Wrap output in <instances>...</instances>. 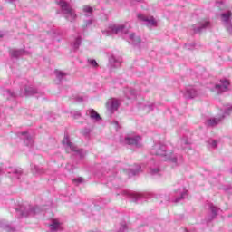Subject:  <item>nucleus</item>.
Instances as JSON below:
<instances>
[{"instance_id":"f257e3e1","label":"nucleus","mask_w":232,"mask_h":232,"mask_svg":"<svg viewBox=\"0 0 232 232\" xmlns=\"http://www.w3.org/2000/svg\"><path fill=\"white\" fill-rule=\"evenodd\" d=\"M151 155H157L158 157H162L163 160H169L172 164H179V158L176 154L172 152H168V148L162 143H156L150 150Z\"/></svg>"},{"instance_id":"f03ea898","label":"nucleus","mask_w":232,"mask_h":232,"mask_svg":"<svg viewBox=\"0 0 232 232\" xmlns=\"http://www.w3.org/2000/svg\"><path fill=\"white\" fill-rule=\"evenodd\" d=\"M18 217H34L43 211V209L36 206L32 207V205H22L19 208L15 209Z\"/></svg>"},{"instance_id":"7ed1b4c3","label":"nucleus","mask_w":232,"mask_h":232,"mask_svg":"<svg viewBox=\"0 0 232 232\" xmlns=\"http://www.w3.org/2000/svg\"><path fill=\"white\" fill-rule=\"evenodd\" d=\"M58 5L67 21L73 23V21L77 19V14L75 10L70 6V4L66 3L64 0H60Z\"/></svg>"},{"instance_id":"20e7f679","label":"nucleus","mask_w":232,"mask_h":232,"mask_svg":"<svg viewBox=\"0 0 232 232\" xmlns=\"http://www.w3.org/2000/svg\"><path fill=\"white\" fill-rule=\"evenodd\" d=\"M104 34L106 35H111L113 34H121V35H125V38L128 37L130 34V31L128 28H126V25L124 24H111L109 25L108 31H105Z\"/></svg>"},{"instance_id":"39448f33","label":"nucleus","mask_w":232,"mask_h":232,"mask_svg":"<svg viewBox=\"0 0 232 232\" xmlns=\"http://www.w3.org/2000/svg\"><path fill=\"white\" fill-rule=\"evenodd\" d=\"M62 142L65 147L67 153H72V151H74V153H77L78 155H80L81 159H82V157L86 155L83 150L77 149V147L70 141V139H68V136H66Z\"/></svg>"},{"instance_id":"423d86ee","label":"nucleus","mask_w":232,"mask_h":232,"mask_svg":"<svg viewBox=\"0 0 232 232\" xmlns=\"http://www.w3.org/2000/svg\"><path fill=\"white\" fill-rule=\"evenodd\" d=\"M125 144L134 146L135 148H142V138L139 135H127L124 140Z\"/></svg>"},{"instance_id":"0eeeda50","label":"nucleus","mask_w":232,"mask_h":232,"mask_svg":"<svg viewBox=\"0 0 232 232\" xmlns=\"http://www.w3.org/2000/svg\"><path fill=\"white\" fill-rule=\"evenodd\" d=\"M231 15V11H227L221 14V21L229 34H232Z\"/></svg>"},{"instance_id":"6e6552de","label":"nucleus","mask_w":232,"mask_h":232,"mask_svg":"<svg viewBox=\"0 0 232 232\" xmlns=\"http://www.w3.org/2000/svg\"><path fill=\"white\" fill-rule=\"evenodd\" d=\"M137 17L140 21H142V23H144V24H146V26H148L149 28L157 26V20H155L153 16L148 17L144 16V14H138Z\"/></svg>"},{"instance_id":"1a4fd4ad","label":"nucleus","mask_w":232,"mask_h":232,"mask_svg":"<svg viewBox=\"0 0 232 232\" xmlns=\"http://www.w3.org/2000/svg\"><path fill=\"white\" fill-rule=\"evenodd\" d=\"M119 106H121V102L115 98L109 99L106 102V108L110 113L117 111V110H119Z\"/></svg>"},{"instance_id":"9d476101","label":"nucleus","mask_w":232,"mask_h":232,"mask_svg":"<svg viewBox=\"0 0 232 232\" xmlns=\"http://www.w3.org/2000/svg\"><path fill=\"white\" fill-rule=\"evenodd\" d=\"M229 81L220 80L219 83L215 85L214 92H217V93H224V92H227V90H229Z\"/></svg>"},{"instance_id":"9b49d317","label":"nucleus","mask_w":232,"mask_h":232,"mask_svg":"<svg viewBox=\"0 0 232 232\" xmlns=\"http://www.w3.org/2000/svg\"><path fill=\"white\" fill-rule=\"evenodd\" d=\"M37 93V89L32 87L31 85H24V91L21 90L20 93L18 94L20 97H30V95H35Z\"/></svg>"},{"instance_id":"f8f14e48","label":"nucleus","mask_w":232,"mask_h":232,"mask_svg":"<svg viewBox=\"0 0 232 232\" xmlns=\"http://www.w3.org/2000/svg\"><path fill=\"white\" fill-rule=\"evenodd\" d=\"M175 195H176V198L174 200V202H180L182 199L186 198V197H188V190H186V188L184 187H180L179 188H177L174 191Z\"/></svg>"},{"instance_id":"ddd939ff","label":"nucleus","mask_w":232,"mask_h":232,"mask_svg":"<svg viewBox=\"0 0 232 232\" xmlns=\"http://www.w3.org/2000/svg\"><path fill=\"white\" fill-rule=\"evenodd\" d=\"M206 28H209V21H201L198 24L192 26L194 34H200Z\"/></svg>"},{"instance_id":"4468645a","label":"nucleus","mask_w":232,"mask_h":232,"mask_svg":"<svg viewBox=\"0 0 232 232\" xmlns=\"http://www.w3.org/2000/svg\"><path fill=\"white\" fill-rule=\"evenodd\" d=\"M7 173L9 174V177H11V179H16L17 180H19V179H21V176L23 175V169L10 167L7 169Z\"/></svg>"},{"instance_id":"2eb2a0df","label":"nucleus","mask_w":232,"mask_h":232,"mask_svg":"<svg viewBox=\"0 0 232 232\" xmlns=\"http://www.w3.org/2000/svg\"><path fill=\"white\" fill-rule=\"evenodd\" d=\"M130 198H131L132 202H139V200H142L144 198H150V194L148 193H130L129 194Z\"/></svg>"},{"instance_id":"dca6fc26","label":"nucleus","mask_w":232,"mask_h":232,"mask_svg":"<svg viewBox=\"0 0 232 232\" xmlns=\"http://www.w3.org/2000/svg\"><path fill=\"white\" fill-rule=\"evenodd\" d=\"M21 135L24 140V144L29 148H32L34 146V138H32V136L26 131L21 132Z\"/></svg>"},{"instance_id":"f3484780","label":"nucleus","mask_w":232,"mask_h":232,"mask_svg":"<svg viewBox=\"0 0 232 232\" xmlns=\"http://www.w3.org/2000/svg\"><path fill=\"white\" fill-rule=\"evenodd\" d=\"M126 39H128V42L132 44L134 46H140V37L136 36L135 33L129 34Z\"/></svg>"},{"instance_id":"a211bd4d","label":"nucleus","mask_w":232,"mask_h":232,"mask_svg":"<svg viewBox=\"0 0 232 232\" xmlns=\"http://www.w3.org/2000/svg\"><path fill=\"white\" fill-rule=\"evenodd\" d=\"M49 227L51 232L63 231V225L57 219H53Z\"/></svg>"},{"instance_id":"6ab92c4d","label":"nucleus","mask_w":232,"mask_h":232,"mask_svg":"<svg viewBox=\"0 0 232 232\" xmlns=\"http://www.w3.org/2000/svg\"><path fill=\"white\" fill-rule=\"evenodd\" d=\"M198 95V92L194 87H188L185 92V97L187 99H195Z\"/></svg>"},{"instance_id":"aec40b11","label":"nucleus","mask_w":232,"mask_h":232,"mask_svg":"<svg viewBox=\"0 0 232 232\" xmlns=\"http://www.w3.org/2000/svg\"><path fill=\"white\" fill-rule=\"evenodd\" d=\"M150 175H159L160 173V169H159V165L154 160L150 161Z\"/></svg>"},{"instance_id":"412c9836","label":"nucleus","mask_w":232,"mask_h":232,"mask_svg":"<svg viewBox=\"0 0 232 232\" xmlns=\"http://www.w3.org/2000/svg\"><path fill=\"white\" fill-rule=\"evenodd\" d=\"M12 57H21V55H24V53H28V52L24 51V49H11L9 52Z\"/></svg>"},{"instance_id":"4be33fe9","label":"nucleus","mask_w":232,"mask_h":232,"mask_svg":"<svg viewBox=\"0 0 232 232\" xmlns=\"http://www.w3.org/2000/svg\"><path fill=\"white\" fill-rule=\"evenodd\" d=\"M0 227L6 232H14L15 228L8 224L6 220H0Z\"/></svg>"},{"instance_id":"5701e85b","label":"nucleus","mask_w":232,"mask_h":232,"mask_svg":"<svg viewBox=\"0 0 232 232\" xmlns=\"http://www.w3.org/2000/svg\"><path fill=\"white\" fill-rule=\"evenodd\" d=\"M124 94L127 99H135V95H137V92L133 89L126 88L124 90Z\"/></svg>"},{"instance_id":"b1692460","label":"nucleus","mask_w":232,"mask_h":232,"mask_svg":"<svg viewBox=\"0 0 232 232\" xmlns=\"http://www.w3.org/2000/svg\"><path fill=\"white\" fill-rule=\"evenodd\" d=\"M3 96L5 97L7 101H10V99H15V97H17V94L10 90H5L3 91Z\"/></svg>"},{"instance_id":"393cba45","label":"nucleus","mask_w":232,"mask_h":232,"mask_svg":"<svg viewBox=\"0 0 232 232\" xmlns=\"http://www.w3.org/2000/svg\"><path fill=\"white\" fill-rule=\"evenodd\" d=\"M82 10L86 17H92V15H93V7L83 5Z\"/></svg>"},{"instance_id":"a878e982","label":"nucleus","mask_w":232,"mask_h":232,"mask_svg":"<svg viewBox=\"0 0 232 232\" xmlns=\"http://www.w3.org/2000/svg\"><path fill=\"white\" fill-rule=\"evenodd\" d=\"M109 63H110L111 66H112L113 68H117V66H119V64H121V62L119 60H117L115 55H111L109 57Z\"/></svg>"},{"instance_id":"bb28decb","label":"nucleus","mask_w":232,"mask_h":232,"mask_svg":"<svg viewBox=\"0 0 232 232\" xmlns=\"http://www.w3.org/2000/svg\"><path fill=\"white\" fill-rule=\"evenodd\" d=\"M90 118L93 121H101V115L95 111V110L92 109L89 111Z\"/></svg>"},{"instance_id":"cd10ccee","label":"nucleus","mask_w":232,"mask_h":232,"mask_svg":"<svg viewBox=\"0 0 232 232\" xmlns=\"http://www.w3.org/2000/svg\"><path fill=\"white\" fill-rule=\"evenodd\" d=\"M222 121V118H214L207 121L208 126H217L218 122Z\"/></svg>"},{"instance_id":"c85d7f7f","label":"nucleus","mask_w":232,"mask_h":232,"mask_svg":"<svg viewBox=\"0 0 232 232\" xmlns=\"http://www.w3.org/2000/svg\"><path fill=\"white\" fill-rule=\"evenodd\" d=\"M32 173L34 175H43V173H44V169H43V168L37 167V166H34L32 168Z\"/></svg>"},{"instance_id":"c756f323","label":"nucleus","mask_w":232,"mask_h":232,"mask_svg":"<svg viewBox=\"0 0 232 232\" xmlns=\"http://www.w3.org/2000/svg\"><path fill=\"white\" fill-rule=\"evenodd\" d=\"M81 43H82V39L81 37H76L73 43V48L75 50H79V47L81 46Z\"/></svg>"},{"instance_id":"7c9ffc66","label":"nucleus","mask_w":232,"mask_h":232,"mask_svg":"<svg viewBox=\"0 0 232 232\" xmlns=\"http://www.w3.org/2000/svg\"><path fill=\"white\" fill-rule=\"evenodd\" d=\"M54 73H55L57 79L60 81H63V77H64L66 75V73H64L61 71H57V70L54 72Z\"/></svg>"},{"instance_id":"2f4dec72","label":"nucleus","mask_w":232,"mask_h":232,"mask_svg":"<svg viewBox=\"0 0 232 232\" xmlns=\"http://www.w3.org/2000/svg\"><path fill=\"white\" fill-rule=\"evenodd\" d=\"M210 210H211V213H212L213 217H217L218 215V208L211 205L210 206Z\"/></svg>"},{"instance_id":"473e14b6","label":"nucleus","mask_w":232,"mask_h":232,"mask_svg":"<svg viewBox=\"0 0 232 232\" xmlns=\"http://www.w3.org/2000/svg\"><path fill=\"white\" fill-rule=\"evenodd\" d=\"M88 63H89V64H91V66L92 68H97V66H99V63H97V61H95L93 59H89Z\"/></svg>"},{"instance_id":"72a5a7b5","label":"nucleus","mask_w":232,"mask_h":232,"mask_svg":"<svg viewBox=\"0 0 232 232\" xmlns=\"http://www.w3.org/2000/svg\"><path fill=\"white\" fill-rule=\"evenodd\" d=\"M208 144H209L210 148H217V146H218V141H217L215 140H210L208 141Z\"/></svg>"},{"instance_id":"f704fd0d","label":"nucleus","mask_w":232,"mask_h":232,"mask_svg":"<svg viewBox=\"0 0 232 232\" xmlns=\"http://www.w3.org/2000/svg\"><path fill=\"white\" fill-rule=\"evenodd\" d=\"M71 114L72 115L73 119H80L81 117V111H72Z\"/></svg>"},{"instance_id":"c9c22d12","label":"nucleus","mask_w":232,"mask_h":232,"mask_svg":"<svg viewBox=\"0 0 232 232\" xmlns=\"http://www.w3.org/2000/svg\"><path fill=\"white\" fill-rule=\"evenodd\" d=\"M127 229H128V227L126 226V224H121L118 232H126Z\"/></svg>"},{"instance_id":"e433bc0d","label":"nucleus","mask_w":232,"mask_h":232,"mask_svg":"<svg viewBox=\"0 0 232 232\" xmlns=\"http://www.w3.org/2000/svg\"><path fill=\"white\" fill-rule=\"evenodd\" d=\"M92 24H93V20H92V19H89V20L85 21V23H84L85 28H88V26H92Z\"/></svg>"},{"instance_id":"4c0bfd02","label":"nucleus","mask_w":232,"mask_h":232,"mask_svg":"<svg viewBox=\"0 0 232 232\" xmlns=\"http://www.w3.org/2000/svg\"><path fill=\"white\" fill-rule=\"evenodd\" d=\"M232 112V106L228 105L225 110V115H229Z\"/></svg>"},{"instance_id":"58836bf2","label":"nucleus","mask_w":232,"mask_h":232,"mask_svg":"<svg viewBox=\"0 0 232 232\" xmlns=\"http://www.w3.org/2000/svg\"><path fill=\"white\" fill-rule=\"evenodd\" d=\"M140 169L141 167L138 165L136 169L132 170V175H137L140 171Z\"/></svg>"},{"instance_id":"ea45409f","label":"nucleus","mask_w":232,"mask_h":232,"mask_svg":"<svg viewBox=\"0 0 232 232\" xmlns=\"http://www.w3.org/2000/svg\"><path fill=\"white\" fill-rule=\"evenodd\" d=\"M73 182H77L78 184H81L82 182V178H78L73 179Z\"/></svg>"},{"instance_id":"a19ab883","label":"nucleus","mask_w":232,"mask_h":232,"mask_svg":"<svg viewBox=\"0 0 232 232\" xmlns=\"http://www.w3.org/2000/svg\"><path fill=\"white\" fill-rule=\"evenodd\" d=\"M90 131H92L90 129H84L83 133L85 135H88V133H90Z\"/></svg>"},{"instance_id":"79ce46f5","label":"nucleus","mask_w":232,"mask_h":232,"mask_svg":"<svg viewBox=\"0 0 232 232\" xmlns=\"http://www.w3.org/2000/svg\"><path fill=\"white\" fill-rule=\"evenodd\" d=\"M147 108L149 109V111H151L153 110V105H149Z\"/></svg>"},{"instance_id":"37998d69","label":"nucleus","mask_w":232,"mask_h":232,"mask_svg":"<svg viewBox=\"0 0 232 232\" xmlns=\"http://www.w3.org/2000/svg\"><path fill=\"white\" fill-rule=\"evenodd\" d=\"M5 3H14V1H16V0H5Z\"/></svg>"},{"instance_id":"c03bdc74","label":"nucleus","mask_w":232,"mask_h":232,"mask_svg":"<svg viewBox=\"0 0 232 232\" xmlns=\"http://www.w3.org/2000/svg\"><path fill=\"white\" fill-rule=\"evenodd\" d=\"M3 36H4V34H3V33L0 31V38L3 37Z\"/></svg>"},{"instance_id":"a18cd8bd","label":"nucleus","mask_w":232,"mask_h":232,"mask_svg":"<svg viewBox=\"0 0 232 232\" xmlns=\"http://www.w3.org/2000/svg\"><path fill=\"white\" fill-rule=\"evenodd\" d=\"M180 159H181V156H179V162H182V160Z\"/></svg>"},{"instance_id":"49530a36","label":"nucleus","mask_w":232,"mask_h":232,"mask_svg":"<svg viewBox=\"0 0 232 232\" xmlns=\"http://www.w3.org/2000/svg\"><path fill=\"white\" fill-rule=\"evenodd\" d=\"M136 1L140 2V1H142V0H136Z\"/></svg>"},{"instance_id":"de8ad7c7","label":"nucleus","mask_w":232,"mask_h":232,"mask_svg":"<svg viewBox=\"0 0 232 232\" xmlns=\"http://www.w3.org/2000/svg\"><path fill=\"white\" fill-rule=\"evenodd\" d=\"M0 172H1V169H0Z\"/></svg>"}]
</instances>
